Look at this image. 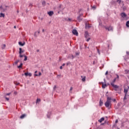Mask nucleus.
<instances>
[{
    "label": "nucleus",
    "instance_id": "obj_22",
    "mask_svg": "<svg viewBox=\"0 0 129 129\" xmlns=\"http://www.w3.org/2000/svg\"><path fill=\"white\" fill-rule=\"evenodd\" d=\"M102 88H105V87H106L107 85L106 84H104L103 83H102Z\"/></svg>",
    "mask_w": 129,
    "mask_h": 129
},
{
    "label": "nucleus",
    "instance_id": "obj_17",
    "mask_svg": "<svg viewBox=\"0 0 129 129\" xmlns=\"http://www.w3.org/2000/svg\"><path fill=\"white\" fill-rule=\"evenodd\" d=\"M104 120V117H102L98 120L99 122H102Z\"/></svg>",
    "mask_w": 129,
    "mask_h": 129
},
{
    "label": "nucleus",
    "instance_id": "obj_32",
    "mask_svg": "<svg viewBox=\"0 0 129 129\" xmlns=\"http://www.w3.org/2000/svg\"><path fill=\"white\" fill-rule=\"evenodd\" d=\"M87 42H89L90 41V37L88 38V39H86Z\"/></svg>",
    "mask_w": 129,
    "mask_h": 129
},
{
    "label": "nucleus",
    "instance_id": "obj_13",
    "mask_svg": "<svg viewBox=\"0 0 129 129\" xmlns=\"http://www.w3.org/2000/svg\"><path fill=\"white\" fill-rule=\"evenodd\" d=\"M121 16L123 18V19H124V18H126V14L124 13H122L120 14Z\"/></svg>",
    "mask_w": 129,
    "mask_h": 129
},
{
    "label": "nucleus",
    "instance_id": "obj_64",
    "mask_svg": "<svg viewBox=\"0 0 129 129\" xmlns=\"http://www.w3.org/2000/svg\"><path fill=\"white\" fill-rule=\"evenodd\" d=\"M117 129H119V128H117Z\"/></svg>",
    "mask_w": 129,
    "mask_h": 129
},
{
    "label": "nucleus",
    "instance_id": "obj_10",
    "mask_svg": "<svg viewBox=\"0 0 129 129\" xmlns=\"http://www.w3.org/2000/svg\"><path fill=\"white\" fill-rule=\"evenodd\" d=\"M85 27L86 29H90L91 28V24L86 23Z\"/></svg>",
    "mask_w": 129,
    "mask_h": 129
},
{
    "label": "nucleus",
    "instance_id": "obj_31",
    "mask_svg": "<svg viewBox=\"0 0 129 129\" xmlns=\"http://www.w3.org/2000/svg\"><path fill=\"white\" fill-rule=\"evenodd\" d=\"M117 3H118V4H120V3H121V0H117Z\"/></svg>",
    "mask_w": 129,
    "mask_h": 129
},
{
    "label": "nucleus",
    "instance_id": "obj_9",
    "mask_svg": "<svg viewBox=\"0 0 129 129\" xmlns=\"http://www.w3.org/2000/svg\"><path fill=\"white\" fill-rule=\"evenodd\" d=\"M111 86H112V87H113L114 89V90L115 91H117V88H118V86L116 85H114V84L111 85Z\"/></svg>",
    "mask_w": 129,
    "mask_h": 129
},
{
    "label": "nucleus",
    "instance_id": "obj_3",
    "mask_svg": "<svg viewBox=\"0 0 129 129\" xmlns=\"http://www.w3.org/2000/svg\"><path fill=\"white\" fill-rule=\"evenodd\" d=\"M24 52H25V50L24 49H22V48H19V56L20 57V58H22V57L24 56V55H22V53H24Z\"/></svg>",
    "mask_w": 129,
    "mask_h": 129
},
{
    "label": "nucleus",
    "instance_id": "obj_12",
    "mask_svg": "<svg viewBox=\"0 0 129 129\" xmlns=\"http://www.w3.org/2000/svg\"><path fill=\"white\" fill-rule=\"evenodd\" d=\"M82 79V81H83V82H85V81H86V76H81Z\"/></svg>",
    "mask_w": 129,
    "mask_h": 129
},
{
    "label": "nucleus",
    "instance_id": "obj_27",
    "mask_svg": "<svg viewBox=\"0 0 129 129\" xmlns=\"http://www.w3.org/2000/svg\"><path fill=\"white\" fill-rule=\"evenodd\" d=\"M41 101V99H37L36 100V103H38V102H40Z\"/></svg>",
    "mask_w": 129,
    "mask_h": 129
},
{
    "label": "nucleus",
    "instance_id": "obj_8",
    "mask_svg": "<svg viewBox=\"0 0 129 129\" xmlns=\"http://www.w3.org/2000/svg\"><path fill=\"white\" fill-rule=\"evenodd\" d=\"M72 33L74 35H75L76 36H78V32H77V30L76 29H73L72 31Z\"/></svg>",
    "mask_w": 129,
    "mask_h": 129
},
{
    "label": "nucleus",
    "instance_id": "obj_57",
    "mask_svg": "<svg viewBox=\"0 0 129 129\" xmlns=\"http://www.w3.org/2000/svg\"><path fill=\"white\" fill-rule=\"evenodd\" d=\"M125 72H126V74H127V71H125Z\"/></svg>",
    "mask_w": 129,
    "mask_h": 129
},
{
    "label": "nucleus",
    "instance_id": "obj_39",
    "mask_svg": "<svg viewBox=\"0 0 129 129\" xmlns=\"http://www.w3.org/2000/svg\"><path fill=\"white\" fill-rule=\"evenodd\" d=\"M41 75H42V74L41 73V72H39L38 74V76H41Z\"/></svg>",
    "mask_w": 129,
    "mask_h": 129
},
{
    "label": "nucleus",
    "instance_id": "obj_62",
    "mask_svg": "<svg viewBox=\"0 0 129 129\" xmlns=\"http://www.w3.org/2000/svg\"><path fill=\"white\" fill-rule=\"evenodd\" d=\"M35 73H37V71H35Z\"/></svg>",
    "mask_w": 129,
    "mask_h": 129
},
{
    "label": "nucleus",
    "instance_id": "obj_1",
    "mask_svg": "<svg viewBox=\"0 0 129 129\" xmlns=\"http://www.w3.org/2000/svg\"><path fill=\"white\" fill-rule=\"evenodd\" d=\"M105 106L107 108L110 107L111 106V98L108 97L107 98V101L105 103Z\"/></svg>",
    "mask_w": 129,
    "mask_h": 129
},
{
    "label": "nucleus",
    "instance_id": "obj_44",
    "mask_svg": "<svg viewBox=\"0 0 129 129\" xmlns=\"http://www.w3.org/2000/svg\"><path fill=\"white\" fill-rule=\"evenodd\" d=\"M60 76H61V75H57V77H60Z\"/></svg>",
    "mask_w": 129,
    "mask_h": 129
},
{
    "label": "nucleus",
    "instance_id": "obj_53",
    "mask_svg": "<svg viewBox=\"0 0 129 129\" xmlns=\"http://www.w3.org/2000/svg\"><path fill=\"white\" fill-rule=\"evenodd\" d=\"M42 32L44 33V32H45V29H42Z\"/></svg>",
    "mask_w": 129,
    "mask_h": 129
},
{
    "label": "nucleus",
    "instance_id": "obj_14",
    "mask_svg": "<svg viewBox=\"0 0 129 129\" xmlns=\"http://www.w3.org/2000/svg\"><path fill=\"white\" fill-rule=\"evenodd\" d=\"M47 14L49 15V16H50V17H51L54 15V12L53 11H50L48 12Z\"/></svg>",
    "mask_w": 129,
    "mask_h": 129
},
{
    "label": "nucleus",
    "instance_id": "obj_23",
    "mask_svg": "<svg viewBox=\"0 0 129 129\" xmlns=\"http://www.w3.org/2000/svg\"><path fill=\"white\" fill-rule=\"evenodd\" d=\"M6 44H3L2 45V50H4V49H5V48H6Z\"/></svg>",
    "mask_w": 129,
    "mask_h": 129
},
{
    "label": "nucleus",
    "instance_id": "obj_15",
    "mask_svg": "<svg viewBox=\"0 0 129 129\" xmlns=\"http://www.w3.org/2000/svg\"><path fill=\"white\" fill-rule=\"evenodd\" d=\"M5 13H4L3 12H1L0 18H5Z\"/></svg>",
    "mask_w": 129,
    "mask_h": 129
},
{
    "label": "nucleus",
    "instance_id": "obj_25",
    "mask_svg": "<svg viewBox=\"0 0 129 129\" xmlns=\"http://www.w3.org/2000/svg\"><path fill=\"white\" fill-rule=\"evenodd\" d=\"M23 67V63H21L20 66H18V68H22Z\"/></svg>",
    "mask_w": 129,
    "mask_h": 129
},
{
    "label": "nucleus",
    "instance_id": "obj_50",
    "mask_svg": "<svg viewBox=\"0 0 129 129\" xmlns=\"http://www.w3.org/2000/svg\"><path fill=\"white\" fill-rule=\"evenodd\" d=\"M126 54H127V55H129V52H128V51H127V52H126Z\"/></svg>",
    "mask_w": 129,
    "mask_h": 129
},
{
    "label": "nucleus",
    "instance_id": "obj_26",
    "mask_svg": "<svg viewBox=\"0 0 129 129\" xmlns=\"http://www.w3.org/2000/svg\"><path fill=\"white\" fill-rule=\"evenodd\" d=\"M24 57V61H27V60H28V57L26 55H25Z\"/></svg>",
    "mask_w": 129,
    "mask_h": 129
},
{
    "label": "nucleus",
    "instance_id": "obj_61",
    "mask_svg": "<svg viewBox=\"0 0 129 129\" xmlns=\"http://www.w3.org/2000/svg\"><path fill=\"white\" fill-rule=\"evenodd\" d=\"M38 34H40V31H38Z\"/></svg>",
    "mask_w": 129,
    "mask_h": 129
},
{
    "label": "nucleus",
    "instance_id": "obj_46",
    "mask_svg": "<svg viewBox=\"0 0 129 129\" xmlns=\"http://www.w3.org/2000/svg\"><path fill=\"white\" fill-rule=\"evenodd\" d=\"M7 8H9V6H5V9H7Z\"/></svg>",
    "mask_w": 129,
    "mask_h": 129
},
{
    "label": "nucleus",
    "instance_id": "obj_55",
    "mask_svg": "<svg viewBox=\"0 0 129 129\" xmlns=\"http://www.w3.org/2000/svg\"><path fill=\"white\" fill-rule=\"evenodd\" d=\"M62 67H63V66H65V63H63L62 65Z\"/></svg>",
    "mask_w": 129,
    "mask_h": 129
},
{
    "label": "nucleus",
    "instance_id": "obj_59",
    "mask_svg": "<svg viewBox=\"0 0 129 129\" xmlns=\"http://www.w3.org/2000/svg\"><path fill=\"white\" fill-rule=\"evenodd\" d=\"M39 49H38V50H37V52H39Z\"/></svg>",
    "mask_w": 129,
    "mask_h": 129
},
{
    "label": "nucleus",
    "instance_id": "obj_54",
    "mask_svg": "<svg viewBox=\"0 0 129 129\" xmlns=\"http://www.w3.org/2000/svg\"><path fill=\"white\" fill-rule=\"evenodd\" d=\"M29 6H30V7H32L33 6V5L31 4L29 5Z\"/></svg>",
    "mask_w": 129,
    "mask_h": 129
},
{
    "label": "nucleus",
    "instance_id": "obj_36",
    "mask_svg": "<svg viewBox=\"0 0 129 129\" xmlns=\"http://www.w3.org/2000/svg\"><path fill=\"white\" fill-rule=\"evenodd\" d=\"M79 54H80V52H76V55L77 56H78V55H79Z\"/></svg>",
    "mask_w": 129,
    "mask_h": 129
},
{
    "label": "nucleus",
    "instance_id": "obj_60",
    "mask_svg": "<svg viewBox=\"0 0 129 129\" xmlns=\"http://www.w3.org/2000/svg\"><path fill=\"white\" fill-rule=\"evenodd\" d=\"M113 101H115V99H114L113 100Z\"/></svg>",
    "mask_w": 129,
    "mask_h": 129
},
{
    "label": "nucleus",
    "instance_id": "obj_18",
    "mask_svg": "<svg viewBox=\"0 0 129 129\" xmlns=\"http://www.w3.org/2000/svg\"><path fill=\"white\" fill-rule=\"evenodd\" d=\"M51 112H48L47 115L48 118H50V116H51Z\"/></svg>",
    "mask_w": 129,
    "mask_h": 129
},
{
    "label": "nucleus",
    "instance_id": "obj_52",
    "mask_svg": "<svg viewBox=\"0 0 129 129\" xmlns=\"http://www.w3.org/2000/svg\"><path fill=\"white\" fill-rule=\"evenodd\" d=\"M38 74H34V76H38Z\"/></svg>",
    "mask_w": 129,
    "mask_h": 129
},
{
    "label": "nucleus",
    "instance_id": "obj_47",
    "mask_svg": "<svg viewBox=\"0 0 129 129\" xmlns=\"http://www.w3.org/2000/svg\"><path fill=\"white\" fill-rule=\"evenodd\" d=\"M92 9H94V10H95V7L93 6V7H92Z\"/></svg>",
    "mask_w": 129,
    "mask_h": 129
},
{
    "label": "nucleus",
    "instance_id": "obj_19",
    "mask_svg": "<svg viewBox=\"0 0 129 129\" xmlns=\"http://www.w3.org/2000/svg\"><path fill=\"white\" fill-rule=\"evenodd\" d=\"M66 21L68 22H73V20L72 18H68V19H66Z\"/></svg>",
    "mask_w": 129,
    "mask_h": 129
},
{
    "label": "nucleus",
    "instance_id": "obj_43",
    "mask_svg": "<svg viewBox=\"0 0 129 129\" xmlns=\"http://www.w3.org/2000/svg\"><path fill=\"white\" fill-rule=\"evenodd\" d=\"M107 74H108V71H107V72H106L105 75H107Z\"/></svg>",
    "mask_w": 129,
    "mask_h": 129
},
{
    "label": "nucleus",
    "instance_id": "obj_6",
    "mask_svg": "<svg viewBox=\"0 0 129 129\" xmlns=\"http://www.w3.org/2000/svg\"><path fill=\"white\" fill-rule=\"evenodd\" d=\"M7 11V8H4L3 6H0V12L1 13H5Z\"/></svg>",
    "mask_w": 129,
    "mask_h": 129
},
{
    "label": "nucleus",
    "instance_id": "obj_16",
    "mask_svg": "<svg viewBox=\"0 0 129 129\" xmlns=\"http://www.w3.org/2000/svg\"><path fill=\"white\" fill-rule=\"evenodd\" d=\"M24 75H25V76H29L30 77H31V76H32V74H31V73H25L24 74Z\"/></svg>",
    "mask_w": 129,
    "mask_h": 129
},
{
    "label": "nucleus",
    "instance_id": "obj_28",
    "mask_svg": "<svg viewBox=\"0 0 129 129\" xmlns=\"http://www.w3.org/2000/svg\"><path fill=\"white\" fill-rule=\"evenodd\" d=\"M5 99H6V100L7 101H9L10 100V98H8V97H6V96H5Z\"/></svg>",
    "mask_w": 129,
    "mask_h": 129
},
{
    "label": "nucleus",
    "instance_id": "obj_34",
    "mask_svg": "<svg viewBox=\"0 0 129 129\" xmlns=\"http://www.w3.org/2000/svg\"><path fill=\"white\" fill-rule=\"evenodd\" d=\"M97 52H98L99 55H100V51H99V49H98V48H97Z\"/></svg>",
    "mask_w": 129,
    "mask_h": 129
},
{
    "label": "nucleus",
    "instance_id": "obj_7",
    "mask_svg": "<svg viewBox=\"0 0 129 129\" xmlns=\"http://www.w3.org/2000/svg\"><path fill=\"white\" fill-rule=\"evenodd\" d=\"M129 87L127 86V88H125L124 89V93H125V96H126V94H127V92L128 91Z\"/></svg>",
    "mask_w": 129,
    "mask_h": 129
},
{
    "label": "nucleus",
    "instance_id": "obj_5",
    "mask_svg": "<svg viewBox=\"0 0 129 129\" xmlns=\"http://www.w3.org/2000/svg\"><path fill=\"white\" fill-rule=\"evenodd\" d=\"M18 44L19 46H21V47H23V46H25V45H26V42H25V41H19L18 42Z\"/></svg>",
    "mask_w": 129,
    "mask_h": 129
},
{
    "label": "nucleus",
    "instance_id": "obj_4",
    "mask_svg": "<svg viewBox=\"0 0 129 129\" xmlns=\"http://www.w3.org/2000/svg\"><path fill=\"white\" fill-rule=\"evenodd\" d=\"M104 28L106 30L108 31H113V27L112 26H109L108 27L107 26H104Z\"/></svg>",
    "mask_w": 129,
    "mask_h": 129
},
{
    "label": "nucleus",
    "instance_id": "obj_11",
    "mask_svg": "<svg viewBox=\"0 0 129 129\" xmlns=\"http://www.w3.org/2000/svg\"><path fill=\"white\" fill-rule=\"evenodd\" d=\"M89 37V33H88V31H85V37L86 39H87Z\"/></svg>",
    "mask_w": 129,
    "mask_h": 129
},
{
    "label": "nucleus",
    "instance_id": "obj_30",
    "mask_svg": "<svg viewBox=\"0 0 129 129\" xmlns=\"http://www.w3.org/2000/svg\"><path fill=\"white\" fill-rule=\"evenodd\" d=\"M42 5L45 6V5H46V2L45 1H43L42 3Z\"/></svg>",
    "mask_w": 129,
    "mask_h": 129
},
{
    "label": "nucleus",
    "instance_id": "obj_24",
    "mask_svg": "<svg viewBox=\"0 0 129 129\" xmlns=\"http://www.w3.org/2000/svg\"><path fill=\"white\" fill-rule=\"evenodd\" d=\"M77 20H78V21H79V22H81V21H82V19H81V18H80V16L78 17Z\"/></svg>",
    "mask_w": 129,
    "mask_h": 129
},
{
    "label": "nucleus",
    "instance_id": "obj_51",
    "mask_svg": "<svg viewBox=\"0 0 129 129\" xmlns=\"http://www.w3.org/2000/svg\"><path fill=\"white\" fill-rule=\"evenodd\" d=\"M14 84H15V85H17V82H14Z\"/></svg>",
    "mask_w": 129,
    "mask_h": 129
},
{
    "label": "nucleus",
    "instance_id": "obj_49",
    "mask_svg": "<svg viewBox=\"0 0 129 129\" xmlns=\"http://www.w3.org/2000/svg\"><path fill=\"white\" fill-rule=\"evenodd\" d=\"M14 94H15L16 95H17V92H14Z\"/></svg>",
    "mask_w": 129,
    "mask_h": 129
},
{
    "label": "nucleus",
    "instance_id": "obj_56",
    "mask_svg": "<svg viewBox=\"0 0 129 129\" xmlns=\"http://www.w3.org/2000/svg\"><path fill=\"white\" fill-rule=\"evenodd\" d=\"M103 124H104V123H102L101 124V125H103Z\"/></svg>",
    "mask_w": 129,
    "mask_h": 129
},
{
    "label": "nucleus",
    "instance_id": "obj_38",
    "mask_svg": "<svg viewBox=\"0 0 129 129\" xmlns=\"http://www.w3.org/2000/svg\"><path fill=\"white\" fill-rule=\"evenodd\" d=\"M125 99H126V96H124V98H123V100H125Z\"/></svg>",
    "mask_w": 129,
    "mask_h": 129
},
{
    "label": "nucleus",
    "instance_id": "obj_2",
    "mask_svg": "<svg viewBox=\"0 0 129 129\" xmlns=\"http://www.w3.org/2000/svg\"><path fill=\"white\" fill-rule=\"evenodd\" d=\"M116 77L115 78L113 81L111 82V85L114 84V83H115V81H118V80H119V76H118V75L116 74Z\"/></svg>",
    "mask_w": 129,
    "mask_h": 129
},
{
    "label": "nucleus",
    "instance_id": "obj_45",
    "mask_svg": "<svg viewBox=\"0 0 129 129\" xmlns=\"http://www.w3.org/2000/svg\"><path fill=\"white\" fill-rule=\"evenodd\" d=\"M72 59H74V56L73 55H72Z\"/></svg>",
    "mask_w": 129,
    "mask_h": 129
},
{
    "label": "nucleus",
    "instance_id": "obj_21",
    "mask_svg": "<svg viewBox=\"0 0 129 129\" xmlns=\"http://www.w3.org/2000/svg\"><path fill=\"white\" fill-rule=\"evenodd\" d=\"M26 117V114H24L20 116V118L23 119Z\"/></svg>",
    "mask_w": 129,
    "mask_h": 129
},
{
    "label": "nucleus",
    "instance_id": "obj_41",
    "mask_svg": "<svg viewBox=\"0 0 129 129\" xmlns=\"http://www.w3.org/2000/svg\"><path fill=\"white\" fill-rule=\"evenodd\" d=\"M59 68H60V70H62V69H63V67L62 66H60Z\"/></svg>",
    "mask_w": 129,
    "mask_h": 129
},
{
    "label": "nucleus",
    "instance_id": "obj_40",
    "mask_svg": "<svg viewBox=\"0 0 129 129\" xmlns=\"http://www.w3.org/2000/svg\"><path fill=\"white\" fill-rule=\"evenodd\" d=\"M117 122H118V120L116 119L115 120V123H117Z\"/></svg>",
    "mask_w": 129,
    "mask_h": 129
},
{
    "label": "nucleus",
    "instance_id": "obj_20",
    "mask_svg": "<svg viewBox=\"0 0 129 129\" xmlns=\"http://www.w3.org/2000/svg\"><path fill=\"white\" fill-rule=\"evenodd\" d=\"M102 104H103V102L101 100H100L99 101V105L100 106H101L102 105Z\"/></svg>",
    "mask_w": 129,
    "mask_h": 129
},
{
    "label": "nucleus",
    "instance_id": "obj_48",
    "mask_svg": "<svg viewBox=\"0 0 129 129\" xmlns=\"http://www.w3.org/2000/svg\"><path fill=\"white\" fill-rule=\"evenodd\" d=\"M14 29H17V26H14Z\"/></svg>",
    "mask_w": 129,
    "mask_h": 129
},
{
    "label": "nucleus",
    "instance_id": "obj_42",
    "mask_svg": "<svg viewBox=\"0 0 129 129\" xmlns=\"http://www.w3.org/2000/svg\"><path fill=\"white\" fill-rule=\"evenodd\" d=\"M125 71H127V74H129V70H125Z\"/></svg>",
    "mask_w": 129,
    "mask_h": 129
},
{
    "label": "nucleus",
    "instance_id": "obj_63",
    "mask_svg": "<svg viewBox=\"0 0 129 129\" xmlns=\"http://www.w3.org/2000/svg\"><path fill=\"white\" fill-rule=\"evenodd\" d=\"M93 64H95V62H94V61L93 62Z\"/></svg>",
    "mask_w": 129,
    "mask_h": 129
},
{
    "label": "nucleus",
    "instance_id": "obj_33",
    "mask_svg": "<svg viewBox=\"0 0 129 129\" xmlns=\"http://www.w3.org/2000/svg\"><path fill=\"white\" fill-rule=\"evenodd\" d=\"M9 95H11V93H7L5 96L7 97V96H9Z\"/></svg>",
    "mask_w": 129,
    "mask_h": 129
},
{
    "label": "nucleus",
    "instance_id": "obj_37",
    "mask_svg": "<svg viewBox=\"0 0 129 129\" xmlns=\"http://www.w3.org/2000/svg\"><path fill=\"white\" fill-rule=\"evenodd\" d=\"M56 88H57V86H54V87H53L54 90H55Z\"/></svg>",
    "mask_w": 129,
    "mask_h": 129
},
{
    "label": "nucleus",
    "instance_id": "obj_35",
    "mask_svg": "<svg viewBox=\"0 0 129 129\" xmlns=\"http://www.w3.org/2000/svg\"><path fill=\"white\" fill-rule=\"evenodd\" d=\"M14 65H17V60H16L14 63H13V66Z\"/></svg>",
    "mask_w": 129,
    "mask_h": 129
},
{
    "label": "nucleus",
    "instance_id": "obj_58",
    "mask_svg": "<svg viewBox=\"0 0 129 129\" xmlns=\"http://www.w3.org/2000/svg\"><path fill=\"white\" fill-rule=\"evenodd\" d=\"M61 6L62 5H59V8H61Z\"/></svg>",
    "mask_w": 129,
    "mask_h": 129
},
{
    "label": "nucleus",
    "instance_id": "obj_29",
    "mask_svg": "<svg viewBox=\"0 0 129 129\" xmlns=\"http://www.w3.org/2000/svg\"><path fill=\"white\" fill-rule=\"evenodd\" d=\"M72 90H73V87H71V88L70 89V93H72V92L71 91Z\"/></svg>",
    "mask_w": 129,
    "mask_h": 129
}]
</instances>
